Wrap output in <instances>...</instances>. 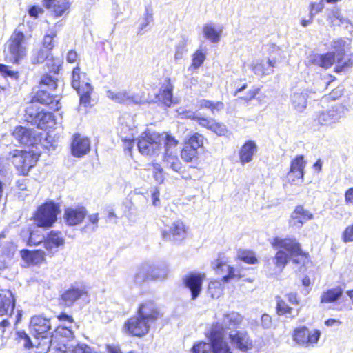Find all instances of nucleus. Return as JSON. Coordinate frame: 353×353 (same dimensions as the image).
I'll list each match as a JSON object with an SVG mask.
<instances>
[{
    "label": "nucleus",
    "instance_id": "nucleus-14",
    "mask_svg": "<svg viewBox=\"0 0 353 353\" xmlns=\"http://www.w3.org/2000/svg\"><path fill=\"white\" fill-rule=\"evenodd\" d=\"M270 58L266 63L261 61L253 66V72L256 75H269L273 73L277 57H281V50L275 44L270 47Z\"/></svg>",
    "mask_w": 353,
    "mask_h": 353
},
{
    "label": "nucleus",
    "instance_id": "nucleus-19",
    "mask_svg": "<svg viewBox=\"0 0 353 353\" xmlns=\"http://www.w3.org/2000/svg\"><path fill=\"white\" fill-rule=\"evenodd\" d=\"M314 219V214L304 208L303 205H297L290 215V225L301 228L305 223Z\"/></svg>",
    "mask_w": 353,
    "mask_h": 353
},
{
    "label": "nucleus",
    "instance_id": "nucleus-59",
    "mask_svg": "<svg viewBox=\"0 0 353 353\" xmlns=\"http://www.w3.org/2000/svg\"><path fill=\"white\" fill-rule=\"evenodd\" d=\"M0 73L4 77L14 80L17 79L19 77V72L17 71L12 70L10 66L2 63H0Z\"/></svg>",
    "mask_w": 353,
    "mask_h": 353
},
{
    "label": "nucleus",
    "instance_id": "nucleus-35",
    "mask_svg": "<svg viewBox=\"0 0 353 353\" xmlns=\"http://www.w3.org/2000/svg\"><path fill=\"white\" fill-rule=\"evenodd\" d=\"M163 161L165 168L171 169L172 170L179 174L183 172L182 164L179 159L178 158L176 154L173 151L165 153L163 156Z\"/></svg>",
    "mask_w": 353,
    "mask_h": 353
},
{
    "label": "nucleus",
    "instance_id": "nucleus-12",
    "mask_svg": "<svg viewBox=\"0 0 353 353\" xmlns=\"http://www.w3.org/2000/svg\"><path fill=\"white\" fill-rule=\"evenodd\" d=\"M347 109L341 104H336L331 108L319 112L316 120L321 125H329L336 123L345 117Z\"/></svg>",
    "mask_w": 353,
    "mask_h": 353
},
{
    "label": "nucleus",
    "instance_id": "nucleus-23",
    "mask_svg": "<svg viewBox=\"0 0 353 353\" xmlns=\"http://www.w3.org/2000/svg\"><path fill=\"white\" fill-rule=\"evenodd\" d=\"M73 337V332L72 330L64 326H58L52 334L48 341H45L46 345H49V347H57L61 345V341L64 340V344L67 341Z\"/></svg>",
    "mask_w": 353,
    "mask_h": 353
},
{
    "label": "nucleus",
    "instance_id": "nucleus-33",
    "mask_svg": "<svg viewBox=\"0 0 353 353\" xmlns=\"http://www.w3.org/2000/svg\"><path fill=\"white\" fill-rule=\"evenodd\" d=\"M256 150L257 146L254 141H246L239 151L241 163L245 164L250 162Z\"/></svg>",
    "mask_w": 353,
    "mask_h": 353
},
{
    "label": "nucleus",
    "instance_id": "nucleus-5",
    "mask_svg": "<svg viewBox=\"0 0 353 353\" xmlns=\"http://www.w3.org/2000/svg\"><path fill=\"white\" fill-rule=\"evenodd\" d=\"M72 88L77 90L79 96L80 108L84 107L85 108L91 107V98L90 94L92 92V87L88 82L81 81L80 68L75 67L72 73Z\"/></svg>",
    "mask_w": 353,
    "mask_h": 353
},
{
    "label": "nucleus",
    "instance_id": "nucleus-9",
    "mask_svg": "<svg viewBox=\"0 0 353 353\" xmlns=\"http://www.w3.org/2000/svg\"><path fill=\"white\" fill-rule=\"evenodd\" d=\"M350 41H347L345 39L339 38L334 39L331 42V48L334 49L333 52H335L336 57V66L335 68L336 72H341L344 70L351 68L353 65V61L351 59L343 61L344 55L346 50L349 48Z\"/></svg>",
    "mask_w": 353,
    "mask_h": 353
},
{
    "label": "nucleus",
    "instance_id": "nucleus-62",
    "mask_svg": "<svg viewBox=\"0 0 353 353\" xmlns=\"http://www.w3.org/2000/svg\"><path fill=\"white\" fill-rule=\"evenodd\" d=\"M14 247L12 243L6 242L0 250V254L5 256L6 259H10L11 260L14 255Z\"/></svg>",
    "mask_w": 353,
    "mask_h": 353
},
{
    "label": "nucleus",
    "instance_id": "nucleus-21",
    "mask_svg": "<svg viewBox=\"0 0 353 353\" xmlns=\"http://www.w3.org/2000/svg\"><path fill=\"white\" fill-rule=\"evenodd\" d=\"M86 214L87 210L83 206L69 207L65 209L63 217L67 225L74 226L81 223Z\"/></svg>",
    "mask_w": 353,
    "mask_h": 353
},
{
    "label": "nucleus",
    "instance_id": "nucleus-39",
    "mask_svg": "<svg viewBox=\"0 0 353 353\" xmlns=\"http://www.w3.org/2000/svg\"><path fill=\"white\" fill-rule=\"evenodd\" d=\"M55 124L54 116L50 112H43L42 110L35 123L39 128L46 130L48 128H52Z\"/></svg>",
    "mask_w": 353,
    "mask_h": 353
},
{
    "label": "nucleus",
    "instance_id": "nucleus-1",
    "mask_svg": "<svg viewBox=\"0 0 353 353\" xmlns=\"http://www.w3.org/2000/svg\"><path fill=\"white\" fill-rule=\"evenodd\" d=\"M20 26L14 30L5 44V59L8 63L19 64L27 55L28 44Z\"/></svg>",
    "mask_w": 353,
    "mask_h": 353
},
{
    "label": "nucleus",
    "instance_id": "nucleus-10",
    "mask_svg": "<svg viewBox=\"0 0 353 353\" xmlns=\"http://www.w3.org/2000/svg\"><path fill=\"white\" fill-rule=\"evenodd\" d=\"M321 335V332L319 330L310 331L305 327H301L294 329L292 338L301 346L314 347L317 344Z\"/></svg>",
    "mask_w": 353,
    "mask_h": 353
},
{
    "label": "nucleus",
    "instance_id": "nucleus-17",
    "mask_svg": "<svg viewBox=\"0 0 353 353\" xmlns=\"http://www.w3.org/2000/svg\"><path fill=\"white\" fill-rule=\"evenodd\" d=\"M43 244L46 254L50 256H52L58 252L61 246H63L65 239L61 232L52 230L44 237Z\"/></svg>",
    "mask_w": 353,
    "mask_h": 353
},
{
    "label": "nucleus",
    "instance_id": "nucleus-50",
    "mask_svg": "<svg viewBox=\"0 0 353 353\" xmlns=\"http://www.w3.org/2000/svg\"><path fill=\"white\" fill-rule=\"evenodd\" d=\"M212 343H206L200 341L196 343L192 347V353H212Z\"/></svg>",
    "mask_w": 353,
    "mask_h": 353
},
{
    "label": "nucleus",
    "instance_id": "nucleus-53",
    "mask_svg": "<svg viewBox=\"0 0 353 353\" xmlns=\"http://www.w3.org/2000/svg\"><path fill=\"white\" fill-rule=\"evenodd\" d=\"M238 259L249 264H255L257 259L252 251L239 250L237 254Z\"/></svg>",
    "mask_w": 353,
    "mask_h": 353
},
{
    "label": "nucleus",
    "instance_id": "nucleus-60",
    "mask_svg": "<svg viewBox=\"0 0 353 353\" xmlns=\"http://www.w3.org/2000/svg\"><path fill=\"white\" fill-rule=\"evenodd\" d=\"M303 174L289 171L287 179L291 184L298 185L303 182Z\"/></svg>",
    "mask_w": 353,
    "mask_h": 353
},
{
    "label": "nucleus",
    "instance_id": "nucleus-26",
    "mask_svg": "<svg viewBox=\"0 0 353 353\" xmlns=\"http://www.w3.org/2000/svg\"><path fill=\"white\" fill-rule=\"evenodd\" d=\"M90 149V141L80 134H74L71 143L72 154L77 157H81L86 154Z\"/></svg>",
    "mask_w": 353,
    "mask_h": 353
},
{
    "label": "nucleus",
    "instance_id": "nucleus-13",
    "mask_svg": "<svg viewBox=\"0 0 353 353\" xmlns=\"http://www.w3.org/2000/svg\"><path fill=\"white\" fill-rule=\"evenodd\" d=\"M150 324L148 321L137 316L129 319L123 325V330L125 333L137 337H141L149 332Z\"/></svg>",
    "mask_w": 353,
    "mask_h": 353
},
{
    "label": "nucleus",
    "instance_id": "nucleus-24",
    "mask_svg": "<svg viewBox=\"0 0 353 353\" xmlns=\"http://www.w3.org/2000/svg\"><path fill=\"white\" fill-rule=\"evenodd\" d=\"M232 343L245 352L252 348V341L245 331H231L229 334Z\"/></svg>",
    "mask_w": 353,
    "mask_h": 353
},
{
    "label": "nucleus",
    "instance_id": "nucleus-15",
    "mask_svg": "<svg viewBox=\"0 0 353 353\" xmlns=\"http://www.w3.org/2000/svg\"><path fill=\"white\" fill-rule=\"evenodd\" d=\"M161 234L164 240L177 243L186 237L187 230L184 223L180 220H176L168 229H164Z\"/></svg>",
    "mask_w": 353,
    "mask_h": 353
},
{
    "label": "nucleus",
    "instance_id": "nucleus-32",
    "mask_svg": "<svg viewBox=\"0 0 353 353\" xmlns=\"http://www.w3.org/2000/svg\"><path fill=\"white\" fill-rule=\"evenodd\" d=\"M335 59V52H328L324 54H314L310 57V61L321 68H329L333 65Z\"/></svg>",
    "mask_w": 353,
    "mask_h": 353
},
{
    "label": "nucleus",
    "instance_id": "nucleus-4",
    "mask_svg": "<svg viewBox=\"0 0 353 353\" xmlns=\"http://www.w3.org/2000/svg\"><path fill=\"white\" fill-rule=\"evenodd\" d=\"M163 141V136L159 133L145 132L139 139L137 146L142 154L153 156L160 152Z\"/></svg>",
    "mask_w": 353,
    "mask_h": 353
},
{
    "label": "nucleus",
    "instance_id": "nucleus-51",
    "mask_svg": "<svg viewBox=\"0 0 353 353\" xmlns=\"http://www.w3.org/2000/svg\"><path fill=\"white\" fill-rule=\"evenodd\" d=\"M44 236L40 234L38 230L36 231H29L28 232V238L27 240V245L29 246H34L43 243Z\"/></svg>",
    "mask_w": 353,
    "mask_h": 353
},
{
    "label": "nucleus",
    "instance_id": "nucleus-11",
    "mask_svg": "<svg viewBox=\"0 0 353 353\" xmlns=\"http://www.w3.org/2000/svg\"><path fill=\"white\" fill-rule=\"evenodd\" d=\"M223 326L219 323L214 324L208 335L209 340L213 345L212 353H232L228 345L223 340Z\"/></svg>",
    "mask_w": 353,
    "mask_h": 353
},
{
    "label": "nucleus",
    "instance_id": "nucleus-63",
    "mask_svg": "<svg viewBox=\"0 0 353 353\" xmlns=\"http://www.w3.org/2000/svg\"><path fill=\"white\" fill-rule=\"evenodd\" d=\"M178 143V141L172 136L170 135H166L165 137H163V141L162 142V145L163 144L165 148V152H170V151H172V148H174L176 146Z\"/></svg>",
    "mask_w": 353,
    "mask_h": 353
},
{
    "label": "nucleus",
    "instance_id": "nucleus-2",
    "mask_svg": "<svg viewBox=\"0 0 353 353\" xmlns=\"http://www.w3.org/2000/svg\"><path fill=\"white\" fill-rule=\"evenodd\" d=\"M57 79L51 74H46L41 76L39 81L40 90L33 97V100L50 107L52 110H58L60 108L59 101L57 96L50 94L46 88L54 90L57 86Z\"/></svg>",
    "mask_w": 353,
    "mask_h": 353
},
{
    "label": "nucleus",
    "instance_id": "nucleus-3",
    "mask_svg": "<svg viewBox=\"0 0 353 353\" xmlns=\"http://www.w3.org/2000/svg\"><path fill=\"white\" fill-rule=\"evenodd\" d=\"M274 246L284 249L279 250L275 256V264L283 269L290 257L302 254L300 244L293 239L275 238L273 242Z\"/></svg>",
    "mask_w": 353,
    "mask_h": 353
},
{
    "label": "nucleus",
    "instance_id": "nucleus-41",
    "mask_svg": "<svg viewBox=\"0 0 353 353\" xmlns=\"http://www.w3.org/2000/svg\"><path fill=\"white\" fill-rule=\"evenodd\" d=\"M343 292V290L339 286L330 289L321 295V303H334L341 296Z\"/></svg>",
    "mask_w": 353,
    "mask_h": 353
},
{
    "label": "nucleus",
    "instance_id": "nucleus-49",
    "mask_svg": "<svg viewBox=\"0 0 353 353\" xmlns=\"http://www.w3.org/2000/svg\"><path fill=\"white\" fill-rule=\"evenodd\" d=\"M242 321V316L236 312H232L225 316L223 322L228 328L235 327L240 324Z\"/></svg>",
    "mask_w": 353,
    "mask_h": 353
},
{
    "label": "nucleus",
    "instance_id": "nucleus-47",
    "mask_svg": "<svg viewBox=\"0 0 353 353\" xmlns=\"http://www.w3.org/2000/svg\"><path fill=\"white\" fill-rule=\"evenodd\" d=\"M306 165V161L303 155L296 156L292 160L290 171L298 172L304 174V168Z\"/></svg>",
    "mask_w": 353,
    "mask_h": 353
},
{
    "label": "nucleus",
    "instance_id": "nucleus-42",
    "mask_svg": "<svg viewBox=\"0 0 353 353\" xmlns=\"http://www.w3.org/2000/svg\"><path fill=\"white\" fill-rule=\"evenodd\" d=\"M150 268L149 263L142 264L139 268L134 275V282L138 284H141L148 280H150Z\"/></svg>",
    "mask_w": 353,
    "mask_h": 353
},
{
    "label": "nucleus",
    "instance_id": "nucleus-31",
    "mask_svg": "<svg viewBox=\"0 0 353 353\" xmlns=\"http://www.w3.org/2000/svg\"><path fill=\"white\" fill-rule=\"evenodd\" d=\"M43 4L55 17L62 16L70 6L69 0H43Z\"/></svg>",
    "mask_w": 353,
    "mask_h": 353
},
{
    "label": "nucleus",
    "instance_id": "nucleus-57",
    "mask_svg": "<svg viewBox=\"0 0 353 353\" xmlns=\"http://www.w3.org/2000/svg\"><path fill=\"white\" fill-rule=\"evenodd\" d=\"M205 59V54L200 49H198L192 55V67L198 69L201 67Z\"/></svg>",
    "mask_w": 353,
    "mask_h": 353
},
{
    "label": "nucleus",
    "instance_id": "nucleus-28",
    "mask_svg": "<svg viewBox=\"0 0 353 353\" xmlns=\"http://www.w3.org/2000/svg\"><path fill=\"white\" fill-rule=\"evenodd\" d=\"M137 314L148 321L150 324L155 322L159 317V312L153 302H145L141 304L138 310Z\"/></svg>",
    "mask_w": 353,
    "mask_h": 353
},
{
    "label": "nucleus",
    "instance_id": "nucleus-58",
    "mask_svg": "<svg viewBox=\"0 0 353 353\" xmlns=\"http://www.w3.org/2000/svg\"><path fill=\"white\" fill-rule=\"evenodd\" d=\"M210 130L220 137H227L230 134V131L223 123H217L215 121H214Z\"/></svg>",
    "mask_w": 353,
    "mask_h": 353
},
{
    "label": "nucleus",
    "instance_id": "nucleus-38",
    "mask_svg": "<svg viewBox=\"0 0 353 353\" xmlns=\"http://www.w3.org/2000/svg\"><path fill=\"white\" fill-rule=\"evenodd\" d=\"M44 255L45 252L42 250L31 252L28 250H23L21 251V256L24 261L35 265L44 261Z\"/></svg>",
    "mask_w": 353,
    "mask_h": 353
},
{
    "label": "nucleus",
    "instance_id": "nucleus-7",
    "mask_svg": "<svg viewBox=\"0 0 353 353\" xmlns=\"http://www.w3.org/2000/svg\"><path fill=\"white\" fill-rule=\"evenodd\" d=\"M50 319L46 318L41 315L32 317L30 323L31 332L35 338L41 339L42 342H39V345H46L44 342L48 341L52 332Z\"/></svg>",
    "mask_w": 353,
    "mask_h": 353
},
{
    "label": "nucleus",
    "instance_id": "nucleus-30",
    "mask_svg": "<svg viewBox=\"0 0 353 353\" xmlns=\"http://www.w3.org/2000/svg\"><path fill=\"white\" fill-rule=\"evenodd\" d=\"M204 276V274H191L185 279V286L191 292L192 299H196L199 295Z\"/></svg>",
    "mask_w": 353,
    "mask_h": 353
},
{
    "label": "nucleus",
    "instance_id": "nucleus-64",
    "mask_svg": "<svg viewBox=\"0 0 353 353\" xmlns=\"http://www.w3.org/2000/svg\"><path fill=\"white\" fill-rule=\"evenodd\" d=\"M17 336L19 339V341L23 343V345L26 348H30L33 347V344L31 341L30 336L25 332H18Z\"/></svg>",
    "mask_w": 353,
    "mask_h": 353
},
{
    "label": "nucleus",
    "instance_id": "nucleus-36",
    "mask_svg": "<svg viewBox=\"0 0 353 353\" xmlns=\"http://www.w3.org/2000/svg\"><path fill=\"white\" fill-rule=\"evenodd\" d=\"M172 90V85L168 83L161 87L156 98L165 106L170 107L173 102Z\"/></svg>",
    "mask_w": 353,
    "mask_h": 353
},
{
    "label": "nucleus",
    "instance_id": "nucleus-46",
    "mask_svg": "<svg viewBox=\"0 0 353 353\" xmlns=\"http://www.w3.org/2000/svg\"><path fill=\"white\" fill-rule=\"evenodd\" d=\"M341 10L339 8H333L327 12V21L331 27L339 26L340 19H342Z\"/></svg>",
    "mask_w": 353,
    "mask_h": 353
},
{
    "label": "nucleus",
    "instance_id": "nucleus-52",
    "mask_svg": "<svg viewBox=\"0 0 353 353\" xmlns=\"http://www.w3.org/2000/svg\"><path fill=\"white\" fill-rule=\"evenodd\" d=\"M223 286L220 281H213L209 283L208 292L212 298H219L223 292Z\"/></svg>",
    "mask_w": 353,
    "mask_h": 353
},
{
    "label": "nucleus",
    "instance_id": "nucleus-43",
    "mask_svg": "<svg viewBox=\"0 0 353 353\" xmlns=\"http://www.w3.org/2000/svg\"><path fill=\"white\" fill-rule=\"evenodd\" d=\"M198 104L199 108L201 109H210L213 114L219 113L224 108V104L221 101L213 102L206 99H201L198 101Z\"/></svg>",
    "mask_w": 353,
    "mask_h": 353
},
{
    "label": "nucleus",
    "instance_id": "nucleus-25",
    "mask_svg": "<svg viewBox=\"0 0 353 353\" xmlns=\"http://www.w3.org/2000/svg\"><path fill=\"white\" fill-rule=\"evenodd\" d=\"M308 92L307 90L301 88H294L292 90L290 101L296 111L302 112L307 107Z\"/></svg>",
    "mask_w": 353,
    "mask_h": 353
},
{
    "label": "nucleus",
    "instance_id": "nucleus-29",
    "mask_svg": "<svg viewBox=\"0 0 353 353\" xmlns=\"http://www.w3.org/2000/svg\"><path fill=\"white\" fill-rule=\"evenodd\" d=\"M213 269L216 271V274H222L226 272L227 274L223 276V281L225 283L228 282L230 279L239 278L240 274L237 273L235 269L226 263L222 261L220 259L212 263Z\"/></svg>",
    "mask_w": 353,
    "mask_h": 353
},
{
    "label": "nucleus",
    "instance_id": "nucleus-16",
    "mask_svg": "<svg viewBox=\"0 0 353 353\" xmlns=\"http://www.w3.org/2000/svg\"><path fill=\"white\" fill-rule=\"evenodd\" d=\"M12 136L19 143L25 145H34L40 141V137L35 130L21 125L15 128Z\"/></svg>",
    "mask_w": 353,
    "mask_h": 353
},
{
    "label": "nucleus",
    "instance_id": "nucleus-37",
    "mask_svg": "<svg viewBox=\"0 0 353 353\" xmlns=\"http://www.w3.org/2000/svg\"><path fill=\"white\" fill-rule=\"evenodd\" d=\"M222 30H217L212 22H209L203 25V34L205 38L212 43H217L221 39Z\"/></svg>",
    "mask_w": 353,
    "mask_h": 353
},
{
    "label": "nucleus",
    "instance_id": "nucleus-45",
    "mask_svg": "<svg viewBox=\"0 0 353 353\" xmlns=\"http://www.w3.org/2000/svg\"><path fill=\"white\" fill-rule=\"evenodd\" d=\"M153 20V10L150 6H148L145 7L143 21L140 23L137 34H142L148 26L151 23Z\"/></svg>",
    "mask_w": 353,
    "mask_h": 353
},
{
    "label": "nucleus",
    "instance_id": "nucleus-61",
    "mask_svg": "<svg viewBox=\"0 0 353 353\" xmlns=\"http://www.w3.org/2000/svg\"><path fill=\"white\" fill-rule=\"evenodd\" d=\"M125 128H127V126L122 125L121 130L120 132V137L123 142L127 143L128 149L130 150L134 143V137L132 132L125 135L124 130Z\"/></svg>",
    "mask_w": 353,
    "mask_h": 353
},
{
    "label": "nucleus",
    "instance_id": "nucleus-18",
    "mask_svg": "<svg viewBox=\"0 0 353 353\" xmlns=\"http://www.w3.org/2000/svg\"><path fill=\"white\" fill-rule=\"evenodd\" d=\"M87 292L84 287L72 285L61 296V303L66 306H72L79 299L86 297Z\"/></svg>",
    "mask_w": 353,
    "mask_h": 353
},
{
    "label": "nucleus",
    "instance_id": "nucleus-8",
    "mask_svg": "<svg viewBox=\"0 0 353 353\" xmlns=\"http://www.w3.org/2000/svg\"><path fill=\"white\" fill-rule=\"evenodd\" d=\"M17 170L22 175L28 174L30 168L34 166L37 162L34 154L30 152L14 150L9 153V157Z\"/></svg>",
    "mask_w": 353,
    "mask_h": 353
},
{
    "label": "nucleus",
    "instance_id": "nucleus-40",
    "mask_svg": "<svg viewBox=\"0 0 353 353\" xmlns=\"http://www.w3.org/2000/svg\"><path fill=\"white\" fill-rule=\"evenodd\" d=\"M41 111L42 110L38 106L37 102L32 99L25 110L26 121L34 124Z\"/></svg>",
    "mask_w": 353,
    "mask_h": 353
},
{
    "label": "nucleus",
    "instance_id": "nucleus-20",
    "mask_svg": "<svg viewBox=\"0 0 353 353\" xmlns=\"http://www.w3.org/2000/svg\"><path fill=\"white\" fill-rule=\"evenodd\" d=\"M107 97L112 101L130 105L131 103L140 104L144 101V99L139 94H131L126 91L112 92L108 90L107 92Z\"/></svg>",
    "mask_w": 353,
    "mask_h": 353
},
{
    "label": "nucleus",
    "instance_id": "nucleus-44",
    "mask_svg": "<svg viewBox=\"0 0 353 353\" xmlns=\"http://www.w3.org/2000/svg\"><path fill=\"white\" fill-rule=\"evenodd\" d=\"M181 157L187 163H196L199 159L198 151L196 149H192L190 146L185 145L181 150Z\"/></svg>",
    "mask_w": 353,
    "mask_h": 353
},
{
    "label": "nucleus",
    "instance_id": "nucleus-22",
    "mask_svg": "<svg viewBox=\"0 0 353 353\" xmlns=\"http://www.w3.org/2000/svg\"><path fill=\"white\" fill-rule=\"evenodd\" d=\"M51 56V51L45 49L43 47L37 52V54L34 55L32 58V62L34 64L40 63L44 61H47V65L50 72L54 74H57L59 70L60 63L59 60L53 58L49 59Z\"/></svg>",
    "mask_w": 353,
    "mask_h": 353
},
{
    "label": "nucleus",
    "instance_id": "nucleus-55",
    "mask_svg": "<svg viewBox=\"0 0 353 353\" xmlns=\"http://www.w3.org/2000/svg\"><path fill=\"white\" fill-rule=\"evenodd\" d=\"M276 310L279 315L285 314L295 316L297 314V313L292 314V308L289 307L287 303L280 298H277Z\"/></svg>",
    "mask_w": 353,
    "mask_h": 353
},
{
    "label": "nucleus",
    "instance_id": "nucleus-6",
    "mask_svg": "<svg viewBox=\"0 0 353 353\" xmlns=\"http://www.w3.org/2000/svg\"><path fill=\"white\" fill-rule=\"evenodd\" d=\"M59 206L50 201L41 205L34 214V221L38 227L48 228L57 221Z\"/></svg>",
    "mask_w": 353,
    "mask_h": 353
},
{
    "label": "nucleus",
    "instance_id": "nucleus-48",
    "mask_svg": "<svg viewBox=\"0 0 353 353\" xmlns=\"http://www.w3.org/2000/svg\"><path fill=\"white\" fill-rule=\"evenodd\" d=\"M187 38L182 37L175 47L174 60L178 62L183 59L184 54L187 52Z\"/></svg>",
    "mask_w": 353,
    "mask_h": 353
},
{
    "label": "nucleus",
    "instance_id": "nucleus-56",
    "mask_svg": "<svg viewBox=\"0 0 353 353\" xmlns=\"http://www.w3.org/2000/svg\"><path fill=\"white\" fill-rule=\"evenodd\" d=\"M203 137L199 134H194L190 137L185 145L190 146L192 149H198L203 145Z\"/></svg>",
    "mask_w": 353,
    "mask_h": 353
},
{
    "label": "nucleus",
    "instance_id": "nucleus-27",
    "mask_svg": "<svg viewBox=\"0 0 353 353\" xmlns=\"http://www.w3.org/2000/svg\"><path fill=\"white\" fill-rule=\"evenodd\" d=\"M15 307V299L10 290L0 292V316L12 315Z\"/></svg>",
    "mask_w": 353,
    "mask_h": 353
},
{
    "label": "nucleus",
    "instance_id": "nucleus-54",
    "mask_svg": "<svg viewBox=\"0 0 353 353\" xmlns=\"http://www.w3.org/2000/svg\"><path fill=\"white\" fill-rule=\"evenodd\" d=\"M57 32L54 30H50L48 33L44 35L42 47L52 51L54 46V38L56 37Z\"/></svg>",
    "mask_w": 353,
    "mask_h": 353
},
{
    "label": "nucleus",
    "instance_id": "nucleus-34",
    "mask_svg": "<svg viewBox=\"0 0 353 353\" xmlns=\"http://www.w3.org/2000/svg\"><path fill=\"white\" fill-rule=\"evenodd\" d=\"M150 279L152 281H162L167 278L168 268L165 263L152 264L150 263Z\"/></svg>",
    "mask_w": 353,
    "mask_h": 353
}]
</instances>
